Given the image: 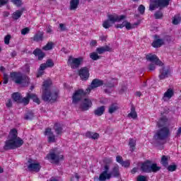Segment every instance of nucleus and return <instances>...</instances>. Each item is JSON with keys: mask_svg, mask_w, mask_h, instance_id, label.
Instances as JSON below:
<instances>
[{"mask_svg": "<svg viewBox=\"0 0 181 181\" xmlns=\"http://www.w3.org/2000/svg\"><path fill=\"white\" fill-rule=\"evenodd\" d=\"M170 2V0H150L149 11H155L158 8L160 9L166 8L169 6Z\"/></svg>", "mask_w": 181, "mask_h": 181, "instance_id": "obj_6", "label": "nucleus"}, {"mask_svg": "<svg viewBox=\"0 0 181 181\" xmlns=\"http://www.w3.org/2000/svg\"><path fill=\"white\" fill-rule=\"evenodd\" d=\"M52 86L51 80H46L42 84V99L46 103H56L59 94L57 92H51L50 86Z\"/></svg>", "mask_w": 181, "mask_h": 181, "instance_id": "obj_2", "label": "nucleus"}, {"mask_svg": "<svg viewBox=\"0 0 181 181\" xmlns=\"http://www.w3.org/2000/svg\"><path fill=\"white\" fill-rule=\"evenodd\" d=\"M35 117V114L33 113V112L32 111H28L24 117V119L26 120L30 119V121H32V119H33V118Z\"/></svg>", "mask_w": 181, "mask_h": 181, "instance_id": "obj_40", "label": "nucleus"}, {"mask_svg": "<svg viewBox=\"0 0 181 181\" xmlns=\"http://www.w3.org/2000/svg\"><path fill=\"white\" fill-rule=\"evenodd\" d=\"M136 172H138V168L134 167L132 168V170H131V173L132 175H135V173H136Z\"/></svg>", "mask_w": 181, "mask_h": 181, "instance_id": "obj_60", "label": "nucleus"}, {"mask_svg": "<svg viewBox=\"0 0 181 181\" xmlns=\"http://www.w3.org/2000/svg\"><path fill=\"white\" fill-rule=\"evenodd\" d=\"M105 87H107V88H113V87H115V85L114 83L107 81L105 83H103Z\"/></svg>", "mask_w": 181, "mask_h": 181, "instance_id": "obj_49", "label": "nucleus"}, {"mask_svg": "<svg viewBox=\"0 0 181 181\" xmlns=\"http://www.w3.org/2000/svg\"><path fill=\"white\" fill-rule=\"evenodd\" d=\"M123 168H129V166H131V162L129 161V160H123V162H122V164H120Z\"/></svg>", "mask_w": 181, "mask_h": 181, "instance_id": "obj_47", "label": "nucleus"}, {"mask_svg": "<svg viewBox=\"0 0 181 181\" xmlns=\"http://www.w3.org/2000/svg\"><path fill=\"white\" fill-rule=\"evenodd\" d=\"M170 135V130L167 127L159 129L154 135L155 139L158 141H165L168 139Z\"/></svg>", "mask_w": 181, "mask_h": 181, "instance_id": "obj_7", "label": "nucleus"}, {"mask_svg": "<svg viewBox=\"0 0 181 181\" xmlns=\"http://www.w3.org/2000/svg\"><path fill=\"white\" fill-rule=\"evenodd\" d=\"M46 158L48 160H53L54 163L59 165L61 160H64V156L58 153L56 154V153H54V150H53V151H50L49 153L46 156Z\"/></svg>", "mask_w": 181, "mask_h": 181, "instance_id": "obj_10", "label": "nucleus"}, {"mask_svg": "<svg viewBox=\"0 0 181 181\" xmlns=\"http://www.w3.org/2000/svg\"><path fill=\"white\" fill-rule=\"evenodd\" d=\"M9 81V76L6 74H4L3 76V84H8Z\"/></svg>", "mask_w": 181, "mask_h": 181, "instance_id": "obj_50", "label": "nucleus"}, {"mask_svg": "<svg viewBox=\"0 0 181 181\" xmlns=\"http://www.w3.org/2000/svg\"><path fill=\"white\" fill-rule=\"evenodd\" d=\"M138 11L140 13V15H144L145 13V6L141 4L138 7Z\"/></svg>", "mask_w": 181, "mask_h": 181, "instance_id": "obj_46", "label": "nucleus"}, {"mask_svg": "<svg viewBox=\"0 0 181 181\" xmlns=\"http://www.w3.org/2000/svg\"><path fill=\"white\" fill-rule=\"evenodd\" d=\"M177 136H180L181 135V127L178 128L177 132H176Z\"/></svg>", "mask_w": 181, "mask_h": 181, "instance_id": "obj_63", "label": "nucleus"}, {"mask_svg": "<svg viewBox=\"0 0 181 181\" xmlns=\"http://www.w3.org/2000/svg\"><path fill=\"white\" fill-rule=\"evenodd\" d=\"M59 28H60L62 32H64V30H66V25L63 23L59 24Z\"/></svg>", "mask_w": 181, "mask_h": 181, "instance_id": "obj_59", "label": "nucleus"}, {"mask_svg": "<svg viewBox=\"0 0 181 181\" xmlns=\"http://www.w3.org/2000/svg\"><path fill=\"white\" fill-rule=\"evenodd\" d=\"M44 134L49 135L47 137V142L49 144H54V142H56V136H54V134L52 132V129H50V127L45 129Z\"/></svg>", "mask_w": 181, "mask_h": 181, "instance_id": "obj_16", "label": "nucleus"}, {"mask_svg": "<svg viewBox=\"0 0 181 181\" xmlns=\"http://www.w3.org/2000/svg\"><path fill=\"white\" fill-rule=\"evenodd\" d=\"M10 77L16 84H23L25 83V77L21 72L13 71L10 73Z\"/></svg>", "mask_w": 181, "mask_h": 181, "instance_id": "obj_11", "label": "nucleus"}, {"mask_svg": "<svg viewBox=\"0 0 181 181\" xmlns=\"http://www.w3.org/2000/svg\"><path fill=\"white\" fill-rule=\"evenodd\" d=\"M11 35H7L4 37V43L5 45H8L9 42L11 41Z\"/></svg>", "mask_w": 181, "mask_h": 181, "instance_id": "obj_53", "label": "nucleus"}, {"mask_svg": "<svg viewBox=\"0 0 181 181\" xmlns=\"http://www.w3.org/2000/svg\"><path fill=\"white\" fill-rule=\"evenodd\" d=\"M104 162H105V163H111V162H112V159L108 158H105L104 159Z\"/></svg>", "mask_w": 181, "mask_h": 181, "instance_id": "obj_61", "label": "nucleus"}, {"mask_svg": "<svg viewBox=\"0 0 181 181\" xmlns=\"http://www.w3.org/2000/svg\"><path fill=\"white\" fill-rule=\"evenodd\" d=\"M168 121V119L166 116H162L160 118L158 122L157 123L158 128H162V127H163V125H165V124H166Z\"/></svg>", "mask_w": 181, "mask_h": 181, "instance_id": "obj_31", "label": "nucleus"}, {"mask_svg": "<svg viewBox=\"0 0 181 181\" xmlns=\"http://www.w3.org/2000/svg\"><path fill=\"white\" fill-rule=\"evenodd\" d=\"M139 23H135L133 25L128 21H124V26L127 30H131V29H134L135 26H138Z\"/></svg>", "mask_w": 181, "mask_h": 181, "instance_id": "obj_35", "label": "nucleus"}, {"mask_svg": "<svg viewBox=\"0 0 181 181\" xmlns=\"http://www.w3.org/2000/svg\"><path fill=\"white\" fill-rule=\"evenodd\" d=\"M160 163L164 168L169 166V156H162Z\"/></svg>", "mask_w": 181, "mask_h": 181, "instance_id": "obj_30", "label": "nucleus"}, {"mask_svg": "<svg viewBox=\"0 0 181 181\" xmlns=\"http://www.w3.org/2000/svg\"><path fill=\"white\" fill-rule=\"evenodd\" d=\"M29 32H30V29L29 28H24L21 30V35H23L25 36V35H28Z\"/></svg>", "mask_w": 181, "mask_h": 181, "instance_id": "obj_51", "label": "nucleus"}, {"mask_svg": "<svg viewBox=\"0 0 181 181\" xmlns=\"http://www.w3.org/2000/svg\"><path fill=\"white\" fill-rule=\"evenodd\" d=\"M85 136L88 138L89 139H98L100 138V134L98 133L93 132H86L85 133Z\"/></svg>", "mask_w": 181, "mask_h": 181, "instance_id": "obj_22", "label": "nucleus"}, {"mask_svg": "<svg viewBox=\"0 0 181 181\" xmlns=\"http://www.w3.org/2000/svg\"><path fill=\"white\" fill-rule=\"evenodd\" d=\"M119 110V105L118 103H112L108 107L109 114H114V112Z\"/></svg>", "mask_w": 181, "mask_h": 181, "instance_id": "obj_25", "label": "nucleus"}, {"mask_svg": "<svg viewBox=\"0 0 181 181\" xmlns=\"http://www.w3.org/2000/svg\"><path fill=\"white\" fill-rule=\"evenodd\" d=\"M90 92H87V89L86 90L83 89H78L75 90L72 95V103L74 104H77V103H80L83 100V97H86L87 94H89Z\"/></svg>", "mask_w": 181, "mask_h": 181, "instance_id": "obj_9", "label": "nucleus"}, {"mask_svg": "<svg viewBox=\"0 0 181 181\" xmlns=\"http://www.w3.org/2000/svg\"><path fill=\"white\" fill-rule=\"evenodd\" d=\"M104 112H105V106L104 105L98 107L94 110V115H96V117H101V115H104Z\"/></svg>", "mask_w": 181, "mask_h": 181, "instance_id": "obj_26", "label": "nucleus"}, {"mask_svg": "<svg viewBox=\"0 0 181 181\" xmlns=\"http://www.w3.org/2000/svg\"><path fill=\"white\" fill-rule=\"evenodd\" d=\"M163 45H165V40L163 39L158 38L153 41L151 46L156 49H158L159 47H162Z\"/></svg>", "mask_w": 181, "mask_h": 181, "instance_id": "obj_20", "label": "nucleus"}, {"mask_svg": "<svg viewBox=\"0 0 181 181\" xmlns=\"http://www.w3.org/2000/svg\"><path fill=\"white\" fill-rule=\"evenodd\" d=\"M54 129L57 135H62L63 134V126L60 123H55L54 124Z\"/></svg>", "mask_w": 181, "mask_h": 181, "instance_id": "obj_27", "label": "nucleus"}, {"mask_svg": "<svg viewBox=\"0 0 181 181\" xmlns=\"http://www.w3.org/2000/svg\"><path fill=\"white\" fill-rule=\"evenodd\" d=\"M79 76L83 81H87L90 77V70L87 67H82L78 71Z\"/></svg>", "mask_w": 181, "mask_h": 181, "instance_id": "obj_14", "label": "nucleus"}, {"mask_svg": "<svg viewBox=\"0 0 181 181\" xmlns=\"http://www.w3.org/2000/svg\"><path fill=\"white\" fill-rule=\"evenodd\" d=\"M31 100H33V103H36L39 105L40 104V99L37 98V95L35 93H31Z\"/></svg>", "mask_w": 181, "mask_h": 181, "instance_id": "obj_43", "label": "nucleus"}, {"mask_svg": "<svg viewBox=\"0 0 181 181\" xmlns=\"http://www.w3.org/2000/svg\"><path fill=\"white\" fill-rule=\"evenodd\" d=\"M137 181H148L146 176L145 175H139L136 179Z\"/></svg>", "mask_w": 181, "mask_h": 181, "instance_id": "obj_52", "label": "nucleus"}, {"mask_svg": "<svg viewBox=\"0 0 181 181\" xmlns=\"http://www.w3.org/2000/svg\"><path fill=\"white\" fill-rule=\"evenodd\" d=\"M23 145V140L18 136V130L12 129L10 132V139L5 141L4 151H11L21 148Z\"/></svg>", "mask_w": 181, "mask_h": 181, "instance_id": "obj_1", "label": "nucleus"}, {"mask_svg": "<svg viewBox=\"0 0 181 181\" xmlns=\"http://www.w3.org/2000/svg\"><path fill=\"white\" fill-rule=\"evenodd\" d=\"M116 161L117 162V163H119L121 165L122 163V162L124 161V160L122 159V156H117L116 157Z\"/></svg>", "mask_w": 181, "mask_h": 181, "instance_id": "obj_54", "label": "nucleus"}, {"mask_svg": "<svg viewBox=\"0 0 181 181\" xmlns=\"http://www.w3.org/2000/svg\"><path fill=\"white\" fill-rule=\"evenodd\" d=\"M69 4L70 11H77V8H78V5H80V0H71Z\"/></svg>", "mask_w": 181, "mask_h": 181, "instance_id": "obj_24", "label": "nucleus"}, {"mask_svg": "<svg viewBox=\"0 0 181 181\" xmlns=\"http://www.w3.org/2000/svg\"><path fill=\"white\" fill-rule=\"evenodd\" d=\"M30 39L33 42H43L45 40V32L38 30Z\"/></svg>", "mask_w": 181, "mask_h": 181, "instance_id": "obj_17", "label": "nucleus"}, {"mask_svg": "<svg viewBox=\"0 0 181 181\" xmlns=\"http://www.w3.org/2000/svg\"><path fill=\"white\" fill-rule=\"evenodd\" d=\"M180 17L174 16L173 18V25H179L180 23Z\"/></svg>", "mask_w": 181, "mask_h": 181, "instance_id": "obj_45", "label": "nucleus"}, {"mask_svg": "<svg viewBox=\"0 0 181 181\" xmlns=\"http://www.w3.org/2000/svg\"><path fill=\"white\" fill-rule=\"evenodd\" d=\"M125 18L124 15L118 16V14L116 13L108 14L107 19L103 22V26L105 29H110L116 22H121V21H124Z\"/></svg>", "mask_w": 181, "mask_h": 181, "instance_id": "obj_5", "label": "nucleus"}, {"mask_svg": "<svg viewBox=\"0 0 181 181\" xmlns=\"http://www.w3.org/2000/svg\"><path fill=\"white\" fill-rule=\"evenodd\" d=\"M90 59L94 61H97V60H99V59H101V57L98 55V52H94L90 54Z\"/></svg>", "mask_w": 181, "mask_h": 181, "instance_id": "obj_41", "label": "nucleus"}, {"mask_svg": "<svg viewBox=\"0 0 181 181\" xmlns=\"http://www.w3.org/2000/svg\"><path fill=\"white\" fill-rule=\"evenodd\" d=\"M96 52L98 54H103V53H105V52H112V48L110 47L108 45H105V47H98Z\"/></svg>", "mask_w": 181, "mask_h": 181, "instance_id": "obj_23", "label": "nucleus"}, {"mask_svg": "<svg viewBox=\"0 0 181 181\" xmlns=\"http://www.w3.org/2000/svg\"><path fill=\"white\" fill-rule=\"evenodd\" d=\"M8 2H9V0H0V8L4 5H6Z\"/></svg>", "mask_w": 181, "mask_h": 181, "instance_id": "obj_58", "label": "nucleus"}, {"mask_svg": "<svg viewBox=\"0 0 181 181\" xmlns=\"http://www.w3.org/2000/svg\"><path fill=\"white\" fill-rule=\"evenodd\" d=\"M101 86H104V81L95 78L92 81L88 88H86V91L87 93H91V90H94V88H98V87H101Z\"/></svg>", "mask_w": 181, "mask_h": 181, "instance_id": "obj_12", "label": "nucleus"}, {"mask_svg": "<svg viewBox=\"0 0 181 181\" xmlns=\"http://www.w3.org/2000/svg\"><path fill=\"white\" fill-rule=\"evenodd\" d=\"M169 74H170V67L169 66H163L159 69V80H165V78H168L169 77Z\"/></svg>", "mask_w": 181, "mask_h": 181, "instance_id": "obj_13", "label": "nucleus"}, {"mask_svg": "<svg viewBox=\"0 0 181 181\" xmlns=\"http://www.w3.org/2000/svg\"><path fill=\"white\" fill-rule=\"evenodd\" d=\"M93 105V102H91V100L88 98H85L83 100V103L81 105V110L83 111H88V110H90Z\"/></svg>", "mask_w": 181, "mask_h": 181, "instance_id": "obj_19", "label": "nucleus"}, {"mask_svg": "<svg viewBox=\"0 0 181 181\" xmlns=\"http://www.w3.org/2000/svg\"><path fill=\"white\" fill-rule=\"evenodd\" d=\"M173 95H175V92L173 91V89L168 88L164 93L163 97L170 99Z\"/></svg>", "mask_w": 181, "mask_h": 181, "instance_id": "obj_37", "label": "nucleus"}, {"mask_svg": "<svg viewBox=\"0 0 181 181\" xmlns=\"http://www.w3.org/2000/svg\"><path fill=\"white\" fill-rule=\"evenodd\" d=\"M41 65L45 66V69H52V67L54 66V62H53V59H49L46 61V63L41 64Z\"/></svg>", "mask_w": 181, "mask_h": 181, "instance_id": "obj_33", "label": "nucleus"}, {"mask_svg": "<svg viewBox=\"0 0 181 181\" xmlns=\"http://www.w3.org/2000/svg\"><path fill=\"white\" fill-rule=\"evenodd\" d=\"M97 45V40H92L90 42V46H95Z\"/></svg>", "mask_w": 181, "mask_h": 181, "instance_id": "obj_64", "label": "nucleus"}, {"mask_svg": "<svg viewBox=\"0 0 181 181\" xmlns=\"http://www.w3.org/2000/svg\"><path fill=\"white\" fill-rule=\"evenodd\" d=\"M33 54L35 56H37L38 60H43V59H45V57L46 56V54H45V52H43L42 49H40V48H36L33 51Z\"/></svg>", "mask_w": 181, "mask_h": 181, "instance_id": "obj_21", "label": "nucleus"}, {"mask_svg": "<svg viewBox=\"0 0 181 181\" xmlns=\"http://www.w3.org/2000/svg\"><path fill=\"white\" fill-rule=\"evenodd\" d=\"M128 118H132V119H136L138 118V114L136 113V110L135 107L132 106L131 112L127 115Z\"/></svg>", "mask_w": 181, "mask_h": 181, "instance_id": "obj_29", "label": "nucleus"}, {"mask_svg": "<svg viewBox=\"0 0 181 181\" xmlns=\"http://www.w3.org/2000/svg\"><path fill=\"white\" fill-rule=\"evenodd\" d=\"M22 15H23V10H17L13 13L12 18H13V21H18V19H19L21 18V16H22Z\"/></svg>", "mask_w": 181, "mask_h": 181, "instance_id": "obj_32", "label": "nucleus"}, {"mask_svg": "<svg viewBox=\"0 0 181 181\" xmlns=\"http://www.w3.org/2000/svg\"><path fill=\"white\" fill-rule=\"evenodd\" d=\"M53 32V30H52V25H49L47 29V33H52Z\"/></svg>", "mask_w": 181, "mask_h": 181, "instance_id": "obj_62", "label": "nucleus"}, {"mask_svg": "<svg viewBox=\"0 0 181 181\" xmlns=\"http://www.w3.org/2000/svg\"><path fill=\"white\" fill-rule=\"evenodd\" d=\"M11 1L13 5H16V6H22V0H11Z\"/></svg>", "mask_w": 181, "mask_h": 181, "instance_id": "obj_48", "label": "nucleus"}, {"mask_svg": "<svg viewBox=\"0 0 181 181\" xmlns=\"http://www.w3.org/2000/svg\"><path fill=\"white\" fill-rule=\"evenodd\" d=\"M129 146L131 152H134L136 149V140L130 138L129 139Z\"/></svg>", "mask_w": 181, "mask_h": 181, "instance_id": "obj_28", "label": "nucleus"}, {"mask_svg": "<svg viewBox=\"0 0 181 181\" xmlns=\"http://www.w3.org/2000/svg\"><path fill=\"white\" fill-rule=\"evenodd\" d=\"M125 23L124 22H123L122 24H117L115 25V28H116V29H122L123 28L125 27Z\"/></svg>", "mask_w": 181, "mask_h": 181, "instance_id": "obj_57", "label": "nucleus"}, {"mask_svg": "<svg viewBox=\"0 0 181 181\" xmlns=\"http://www.w3.org/2000/svg\"><path fill=\"white\" fill-rule=\"evenodd\" d=\"M30 100H31V93H27L26 97L23 98V99L21 98V100L20 101V103H23V104H24V105H28V104H29V101H30Z\"/></svg>", "mask_w": 181, "mask_h": 181, "instance_id": "obj_34", "label": "nucleus"}, {"mask_svg": "<svg viewBox=\"0 0 181 181\" xmlns=\"http://www.w3.org/2000/svg\"><path fill=\"white\" fill-rule=\"evenodd\" d=\"M28 169L29 172H35V173H37L40 172V169H42V166L39 163H30L28 165Z\"/></svg>", "mask_w": 181, "mask_h": 181, "instance_id": "obj_18", "label": "nucleus"}, {"mask_svg": "<svg viewBox=\"0 0 181 181\" xmlns=\"http://www.w3.org/2000/svg\"><path fill=\"white\" fill-rule=\"evenodd\" d=\"M140 169L144 173H152V172L156 173L162 169V167L158 166L156 163H152L151 160H146L141 163Z\"/></svg>", "mask_w": 181, "mask_h": 181, "instance_id": "obj_4", "label": "nucleus"}, {"mask_svg": "<svg viewBox=\"0 0 181 181\" xmlns=\"http://www.w3.org/2000/svg\"><path fill=\"white\" fill-rule=\"evenodd\" d=\"M154 18L155 19H163V12H162V10L156 11L154 13Z\"/></svg>", "mask_w": 181, "mask_h": 181, "instance_id": "obj_42", "label": "nucleus"}, {"mask_svg": "<svg viewBox=\"0 0 181 181\" xmlns=\"http://www.w3.org/2000/svg\"><path fill=\"white\" fill-rule=\"evenodd\" d=\"M45 70H46L45 66H43L42 64H40V68L38 69V71L37 72L36 76L37 78L42 77L45 74Z\"/></svg>", "mask_w": 181, "mask_h": 181, "instance_id": "obj_38", "label": "nucleus"}, {"mask_svg": "<svg viewBox=\"0 0 181 181\" xmlns=\"http://www.w3.org/2000/svg\"><path fill=\"white\" fill-rule=\"evenodd\" d=\"M146 59L149 60V62H155V64L156 66H159L160 67H162V66H163V62H162V61H160V59H159V58H158V56H156V54H148L146 55Z\"/></svg>", "mask_w": 181, "mask_h": 181, "instance_id": "obj_15", "label": "nucleus"}, {"mask_svg": "<svg viewBox=\"0 0 181 181\" xmlns=\"http://www.w3.org/2000/svg\"><path fill=\"white\" fill-rule=\"evenodd\" d=\"M119 166L118 165H115L111 172L110 173V165H105L103 171L99 175L100 181L110 180L111 177H119L120 176Z\"/></svg>", "mask_w": 181, "mask_h": 181, "instance_id": "obj_3", "label": "nucleus"}, {"mask_svg": "<svg viewBox=\"0 0 181 181\" xmlns=\"http://www.w3.org/2000/svg\"><path fill=\"white\" fill-rule=\"evenodd\" d=\"M155 69H156V66L155 65V64H150L148 65L149 71H153V70H155Z\"/></svg>", "mask_w": 181, "mask_h": 181, "instance_id": "obj_55", "label": "nucleus"}, {"mask_svg": "<svg viewBox=\"0 0 181 181\" xmlns=\"http://www.w3.org/2000/svg\"><path fill=\"white\" fill-rule=\"evenodd\" d=\"M12 98L16 103H21L22 100V96L19 93H14L12 94Z\"/></svg>", "mask_w": 181, "mask_h": 181, "instance_id": "obj_36", "label": "nucleus"}, {"mask_svg": "<svg viewBox=\"0 0 181 181\" xmlns=\"http://www.w3.org/2000/svg\"><path fill=\"white\" fill-rule=\"evenodd\" d=\"M84 62V58L83 57H79L78 58H74L73 56H69L68 61H67V65L69 67H71V69H78L80 66H81V63Z\"/></svg>", "mask_w": 181, "mask_h": 181, "instance_id": "obj_8", "label": "nucleus"}, {"mask_svg": "<svg viewBox=\"0 0 181 181\" xmlns=\"http://www.w3.org/2000/svg\"><path fill=\"white\" fill-rule=\"evenodd\" d=\"M177 169V165L176 164L170 165L167 166V170L168 172H176V170Z\"/></svg>", "mask_w": 181, "mask_h": 181, "instance_id": "obj_44", "label": "nucleus"}, {"mask_svg": "<svg viewBox=\"0 0 181 181\" xmlns=\"http://www.w3.org/2000/svg\"><path fill=\"white\" fill-rule=\"evenodd\" d=\"M6 107L7 108H11L12 107V100L8 99L7 102L6 103Z\"/></svg>", "mask_w": 181, "mask_h": 181, "instance_id": "obj_56", "label": "nucleus"}, {"mask_svg": "<svg viewBox=\"0 0 181 181\" xmlns=\"http://www.w3.org/2000/svg\"><path fill=\"white\" fill-rule=\"evenodd\" d=\"M53 46H54L53 42H49L46 45L42 47V50H45V52H47V50H52V49H53Z\"/></svg>", "mask_w": 181, "mask_h": 181, "instance_id": "obj_39", "label": "nucleus"}]
</instances>
